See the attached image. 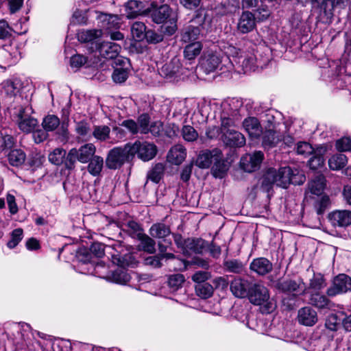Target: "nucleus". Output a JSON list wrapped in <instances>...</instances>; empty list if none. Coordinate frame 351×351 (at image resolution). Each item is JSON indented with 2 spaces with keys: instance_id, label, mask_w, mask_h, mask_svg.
Instances as JSON below:
<instances>
[{
  "instance_id": "obj_30",
  "label": "nucleus",
  "mask_w": 351,
  "mask_h": 351,
  "mask_svg": "<svg viewBox=\"0 0 351 351\" xmlns=\"http://www.w3.org/2000/svg\"><path fill=\"white\" fill-rule=\"evenodd\" d=\"M110 128L106 125H94L92 130V136L101 142L110 139Z\"/></svg>"
},
{
  "instance_id": "obj_37",
  "label": "nucleus",
  "mask_w": 351,
  "mask_h": 351,
  "mask_svg": "<svg viewBox=\"0 0 351 351\" xmlns=\"http://www.w3.org/2000/svg\"><path fill=\"white\" fill-rule=\"evenodd\" d=\"M138 238L140 241L139 246L143 249V251L149 254L155 252V241L148 235L142 233H138Z\"/></svg>"
},
{
  "instance_id": "obj_1",
  "label": "nucleus",
  "mask_w": 351,
  "mask_h": 351,
  "mask_svg": "<svg viewBox=\"0 0 351 351\" xmlns=\"http://www.w3.org/2000/svg\"><path fill=\"white\" fill-rule=\"evenodd\" d=\"M306 180L305 176L298 169L290 167H283L278 170L269 169L262 178L261 189L269 193L275 184L282 188H287L290 184L301 185Z\"/></svg>"
},
{
  "instance_id": "obj_58",
  "label": "nucleus",
  "mask_w": 351,
  "mask_h": 351,
  "mask_svg": "<svg viewBox=\"0 0 351 351\" xmlns=\"http://www.w3.org/2000/svg\"><path fill=\"white\" fill-rule=\"evenodd\" d=\"M296 152L299 155L306 157L314 152V149L307 142H299L296 145Z\"/></svg>"
},
{
  "instance_id": "obj_61",
  "label": "nucleus",
  "mask_w": 351,
  "mask_h": 351,
  "mask_svg": "<svg viewBox=\"0 0 351 351\" xmlns=\"http://www.w3.org/2000/svg\"><path fill=\"white\" fill-rule=\"evenodd\" d=\"M339 324L340 320L339 319L338 316L336 314L332 313L327 317L325 326L328 330L331 331H336Z\"/></svg>"
},
{
  "instance_id": "obj_63",
  "label": "nucleus",
  "mask_w": 351,
  "mask_h": 351,
  "mask_svg": "<svg viewBox=\"0 0 351 351\" xmlns=\"http://www.w3.org/2000/svg\"><path fill=\"white\" fill-rule=\"evenodd\" d=\"M232 7L229 2L225 1L216 5L213 10L216 14L224 15L232 10Z\"/></svg>"
},
{
  "instance_id": "obj_3",
  "label": "nucleus",
  "mask_w": 351,
  "mask_h": 351,
  "mask_svg": "<svg viewBox=\"0 0 351 351\" xmlns=\"http://www.w3.org/2000/svg\"><path fill=\"white\" fill-rule=\"evenodd\" d=\"M132 160L129 143L124 147H116L110 149L106 158V166L110 169L121 168L126 162Z\"/></svg>"
},
{
  "instance_id": "obj_59",
  "label": "nucleus",
  "mask_w": 351,
  "mask_h": 351,
  "mask_svg": "<svg viewBox=\"0 0 351 351\" xmlns=\"http://www.w3.org/2000/svg\"><path fill=\"white\" fill-rule=\"evenodd\" d=\"M23 239V230L21 228L14 229L11 233V239L8 242L9 248L15 247Z\"/></svg>"
},
{
  "instance_id": "obj_22",
  "label": "nucleus",
  "mask_w": 351,
  "mask_h": 351,
  "mask_svg": "<svg viewBox=\"0 0 351 351\" xmlns=\"http://www.w3.org/2000/svg\"><path fill=\"white\" fill-rule=\"evenodd\" d=\"M152 17L155 23H162L176 16L169 5H162L152 12Z\"/></svg>"
},
{
  "instance_id": "obj_54",
  "label": "nucleus",
  "mask_w": 351,
  "mask_h": 351,
  "mask_svg": "<svg viewBox=\"0 0 351 351\" xmlns=\"http://www.w3.org/2000/svg\"><path fill=\"white\" fill-rule=\"evenodd\" d=\"M240 49L236 48L234 46L229 45L226 47L225 55L223 56L228 57L229 60L232 64V70L235 68L236 64V60H239V56L241 53H243Z\"/></svg>"
},
{
  "instance_id": "obj_24",
  "label": "nucleus",
  "mask_w": 351,
  "mask_h": 351,
  "mask_svg": "<svg viewBox=\"0 0 351 351\" xmlns=\"http://www.w3.org/2000/svg\"><path fill=\"white\" fill-rule=\"evenodd\" d=\"M224 136L226 143L231 147H242L245 144V136L234 130H228Z\"/></svg>"
},
{
  "instance_id": "obj_60",
  "label": "nucleus",
  "mask_w": 351,
  "mask_h": 351,
  "mask_svg": "<svg viewBox=\"0 0 351 351\" xmlns=\"http://www.w3.org/2000/svg\"><path fill=\"white\" fill-rule=\"evenodd\" d=\"M164 24L161 26V30L163 33L167 35H172L177 29L176 18H170L167 21L163 23Z\"/></svg>"
},
{
  "instance_id": "obj_62",
  "label": "nucleus",
  "mask_w": 351,
  "mask_h": 351,
  "mask_svg": "<svg viewBox=\"0 0 351 351\" xmlns=\"http://www.w3.org/2000/svg\"><path fill=\"white\" fill-rule=\"evenodd\" d=\"M87 61L86 57L77 54L73 56L70 59V65L72 68L78 69L83 66Z\"/></svg>"
},
{
  "instance_id": "obj_56",
  "label": "nucleus",
  "mask_w": 351,
  "mask_h": 351,
  "mask_svg": "<svg viewBox=\"0 0 351 351\" xmlns=\"http://www.w3.org/2000/svg\"><path fill=\"white\" fill-rule=\"evenodd\" d=\"M128 70L127 68H117L114 70L112 78L116 83H123L128 77Z\"/></svg>"
},
{
  "instance_id": "obj_5",
  "label": "nucleus",
  "mask_w": 351,
  "mask_h": 351,
  "mask_svg": "<svg viewBox=\"0 0 351 351\" xmlns=\"http://www.w3.org/2000/svg\"><path fill=\"white\" fill-rule=\"evenodd\" d=\"M247 298L254 305L261 306L266 304L267 311L271 310V304L268 302L269 292L268 289L261 282H252Z\"/></svg>"
},
{
  "instance_id": "obj_6",
  "label": "nucleus",
  "mask_w": 351,
  "mask_h": 351,
  "mask_svg": "<svg viewBox=\"0 0 351 351\" xmlns=\"http://www.w3.org/2000/svg\"><path fill=\"white\" fill-rule=\"evenodd\" d=\"M130 156L132 158L136 154L138 158L144 162L153 159L158 152L157 147L152 143L136 141L134 143H129Z\"/></svg>"
},
{
  "instance_id": "obj_2",
  "label": "nucleus",
  "mask_w": 351,
  "mask_h": 351,
  "mask_svg": "<svg viewBox=\"0 0 351 351\" xmlns=\"http://www.w3.org/2000/svg\"><path fill=\"white\" fill-rule=\"evenodd\" d=\"M106 248L110 250L108 253L111 256V261L113 264L121 267L134 264V258L132 254L129 253L121 254V251L118 250V248H122L119 243L112 246H104L101 243H94L91 245L89 250L92 254L100 258L104 255Z\"/></svg>"
},
{
  "instance_id": "obj_4",
  "label": "nucleus",
  "mask_w": 351,
  "mask_h": 351,
  "mask_svg": "<svg viewBox=\"0 0 351 351\" xmlns=\"http://www.w3.org/2000/svg\"><path fill=\"white\" fill-rule=\"evenodd\" d=\"M33 112L30 105L20 106L16 112L18 127L25 133H31L38 126V120L32 116Z\"/></svg>"
},
{
  "instance_id": "obj_11",
  "label": "nucleus",
  "mask_w": 351,
  "mask_h": 351,
  "mask_svg": "<svg viewBox=\"0 0 351 351\" xmlns=\"http://www.w3.org/2000/svg\"><path fill=\"white\" fill-rule=\"evenodd\" d=\"M208 247V243L201 238H188L185 239L183 254L188 256L202 254Z\"/></svg>"
},
{
  "instance_id": "obj_48",
  "label": "nucleus",
  "mask_w": 351,
  "mask_h": 351,
  "mask_svg": "<svg viewBox=\"0 0 351 351\" xmlns=\"http://www.w3.org/2000/svg\"><path fill=\"white\" fill-rule=\"evenodd\" d=\"M223 266L226 271L234 274H240L244 270L243 263L236 259L224 261Z\"/></svg>"
},
{
  "instance_id": "obj_49",
  "label": "nucleus",
  "mask_w": 351,
  "mask_h": 351,
  "mask_svg": "<svg viewBox=\"0 0 351 351\" xmlns=\"http://www.w3.org/2000/svg\"><path fill=\"white\" fill-rule=\"evenodd\" d=\"M45 161V156L36 151L32 152L28 158L27 164L33 169L40 167Z\"/></svg>"
},
{
  "instance_id": "obj_14",
  "label": "nucleus",
  "mask_w": 351,
  "mask_h": 351,
  "mask_svg": "<svg viewBox=\"0 0 351 351\" xmlns=\"http://www.w3.org/2000/svg\"><path fill=\"white\" fill-rule=\"evenodd\" d=\"M252 282L241 278H235L230 282V290L232 294L240 298L247 296Z\"/></svg>"
},
{
  "instance_id": "obj_42",
  "label": "nucleus",
  "mask_w": 351,
  "mask_h": 351,
  "mask_svg": "<svg viewBox=\"0 0 351 351\" xmlns=\"http://www.w3.org/2000/svg\"><path fill=\"white\" fill-rule=\"evenodd\" d=\"M195 289L197 295L202 299L210 298L214 291L213 285L208 282L197 284Z\"/></svg>"
},
{
  "instance_id": "obj_46",
  "label": "nucleus",
  "mask_w": 351,
  "mask_h": 351,
  "mask_svg": "<svg viewBox=\"0 0 351 351\" xmlns=\"http://www.w3.org/2000/svg\"><path fill=\"white\" fill-rule=\"evenodd\" d=\"M326 286V279L324 276L320 274H315L313 278L310 280L309 286L307 288L315 291H319Z\"/></svg>"
},
{
  "instance_id": "obj_10",
  "label": "nucleus",
  "mask_w": 351,
  "mask_h": 351,
  "mask_svg": "<svg viewBox=\"0 0 351 351\" xmlns=\"http://www.w3.org/2000/svg\"><path fill=\"white\" fill-rule=\"evenodd\" d=\"M349 290H351V278L341 274L333 279L332 285L326 291V294L329 297H334Z\"/></svg>"
},
{
  "instance_id": "obj_15",
  "label": "nucleus",
  "mask_w": 351,
  "mask_h": 351,
  "mask_svg": "<svg viewBox=\"0 0 351 351\" xmlns=\"http://www.w3.org/2000/svg\"><path fill=\"white\" fill-rule=\"evenodd\" d=\"M235 67L241 69L243 72L254 70L255 68L263 67L254 54H245L244 52L239 56V60H235Z\"/></svg>"
},
{
  "instance_id": "obj_9",
  "label": "nucleus",
  "mask_w": 351,
  "mask_h": 351,
  "mask_svg": "<svg viewBox=\"0 0 351 351\" xmlns=\"http://www.w3.org/2000/svg\"><path fill=\"white\" fill-rule=\"evenodd\" d=\"M274 286L278 290L285 293H298L304 295L307 292V288L303 280L298 278V280L278 279L277 281H272Z\"/></svg>"
},
{
  "instance_id": "obj_33",
  "label": "nucleus",
  "mask_w": 351,
  "mask_h": 351,
  "mask_svg": "<svg viewBox=\"0 0 351 351\" xmlns=\"http://www.w3.org/2000/svg\"><path fill=\"white\" fill-rule=\"evenodd\" d=\"M88 162L87 167L88 173L93 176H99L104 167L103 158L99 156H94Z\"/></svg>"
},
{
  "instance_id": "obj_57",
  "label": "nucleus",
  "mask_w": 351,
  "mask_h": 351,
  "mask_svg": "<svg viewBox=\"0 0 351 351\" xmlns=\"http://www.w3.org/2000/svg\"><path fill=\"white\" fill-rule=\"evenodd\" d=\"M149 120L150 118L147 114H143L139 116L136 122L138 125V132L145 134L149 133Z\"/></svg>"
},
{
  "instance_id": "obj_23",
  "label": "nucleus",
  "mask_w": 351,
  "mask_h": 351,
  "mask_svg": "<svg viewBox=\"0 0 351 351\" xmlns=\"http://www.w3.org/2000/svg\"><path fill=\"white\" fill-rule=\"evenodd\" d=\"M243 126L250 136L252 138H258L262 134V128L260 123L255 117L245 119L243 122Z\"/></svg>"
},
{
  "instance_id": "obj_52",
  "label": "nucleus",
  "mask_w": 351,
  "mask_h": 351,
  "mask_svg": "<svg viewBox=\"0 0 351 351\" xmlns=\"http://www.w3.org/2000/svg\"><path fill=\"white\" fill-rule=\"evenodd\" d=\"M42 125L46 131H53L60 125V119L56 115H47L44 118Z\"/></svg>"
},
{
  "instance_id": "obj_20",
  "label": "nucleus",
  "mask_w": 351,
  "mask_h": 351,
  "mask_svg": "<svg viewBox=\"0 0 351 351\" xmlns=\"http://www.w3.org/2000/svg\"><path fill=\"white\" fill-rule=\"evenodd\" d=\"M186 150L181 145L173 146L167 154V160L173 165H180L186 158Z\"/></svg>"
},
{
  "instance_id": "obj_40",
  "label": "nucleus",
  "mask_w": 351,
  "mask_h": 351,
  "mask_svg": "<svg viewBox=\"0 0 351 351\" xmlns=\"http://www.w3.org/2000/svg\"><path fill=\"white\" fill-rule=\"evenodd\" d=\"M281 137L276 135V132L272 130L265 131L263 137V145L265 148L274 147L280 141Z\"/></svg>"
},
{
  "instance_id": "obj_53",
  "label": "nucleus",
  "mask_w": 351,
  "mask_h": 351,
  "mask_svg": "<svg viewBox=\"0 0 351 351\" xmlns=\"http://www.w3.org/2000/svg\"><path fill=\"white\" fill-rule=\"evenodd\" d=\"M183 138L188 142H193L198 138V133L191 125H184L181 132Z\"/></svg>"
},
{
  "instance_id": "obj_31",
  "label": "nucleus",
  "mask_w": 351,
  "mask_h": 351,
  "mask_svg": "<svg viewBox=\"0 0 351 351\" xmlns=\"http://www.w3.org/2000/svg\"><path fill=\"white\" fill-rule=\"evenodd\" d=\"M331 302L326 296L320 294L319 292L311 293L309 297V304L320 309L329 308Z\"/></svg>"
},
{
  "instance_id": "obj_16",
  "label": "nucleus",
  "mask_w": 351,
  "mask_h": 351,
  "mask_svg": "<svg viewBox=\"0 0 351 351\" xmlns=\"http://www.w3.org/2000/svg\"><path fill=\"white\" fill-rule=\"evenodd\" d=\"M256 27V19L254 15L248 11L243 12L237 23V30L241 34H247L252 32Z\"/></svg>"
},
{
  "instance_id": "obj_34",
  "label": "nucleus",
  "mask_w": 351,
  "mask_h": 351,
  "mask_svg": "<svg viewBox=\"0 0 351 351\" xmlns=\"http://www.w3.org/2000/svg\"><path fill=\"white\" fill-rule=\"evenodd\" d=\"M165 169V166L161 162L154 165L147 172V180L155 183H158L164 175Z\"/></svg>"
},
{
  "instance_id": "obj_28",
  "label": "nucleus",
  "mask_w": 351,
  "mask_h": 351,
  "mask_svg": "<svg viewBox=\"0 0 351 351\" xmlns=\"http://www.w3.org/2000/svg\"><path fill=\"white\" fill-rule=\"evenodd\" d=\"M125 16L128 19H134L143 12L142 2L130 0L125 5Z\"/></svg>"
},
{
  "instance_id": "obj_12",
  "label": "nucleus",
  "mask_w": 351,
  "mask_h": 351,
  "mask_svg": "<svg viewBox=\"0 0 351 351\" xmlns=\"http://www.w3.org/2000/svg\"><path fill=\"white\" fill-rule=\"evenodd\" d=\"M264 155L261 151H256L252 154H247L241 159V167L246 172H252L260 167Z\"/></svg>"
},
{
  "instance_id": "obj_19",
  "label": "nucleus",
  "mask_w": 351,
  "mask_h": 351,
  "mask_svg": "<svg viewBox=\"0 0 351 351\" xmlns=\"http://www.w3.org/2000/svg\"><path fill=\"white\" fill-rule=\"evenodd\" d=\"M219 151L214 149L213 151L204 150L201 152L195 162V165L201 169H207L214 161L216 156H219Z\"/></svg>"
},
{
  "instance_id": "obj_27",
  "label": "nucleus",
  "mask_w": 351,
  "mask_h": 351,
  "mask_svg": "<svg viewBox=\"0 0 351 351\" xmlns=\"http://www.w3.org/2000/svg\"><path fill=\"white\" fill-rule=\"evenodd\" d=\"M96 151L95 146L92 143H87L77 149L79 154V161L82 163H86L94 156Z\"/></svg>"
},
{
  "instance_id": "obj_45",
  "label": "nucleus",
  "mask_w": 351,
  "mask_h": 351,
  "mask_svg": "<svg viewBox=\"0 0 351 351\" xmlns=\"http://www.w3.org/2000/svg\"><path fill=\"white\" fill-rule=\"evenodd\" d=\"M112 273L111 280L112 282L119 284H125L130 280V275L124 270L123 267L119 266ZM125 266H124L125 267Z\"/></svg>"
},
{
  "instance_id": "obj_32",
  "label": "nucleus",
  "mask_w": 351,
  "mask_h": 351,
  "mask_svg": "<svg viewBox=\"0 0 351 351\" xmlns=\"http://www.w3.org/2000/svg\"><path fill=\"white\" fill-rule=\"evenodd\" d=\"M18 91L19 88L16 84L12 81L6 80L1 84L0 93L6 99L15 97Z\"/></svg>"
},
{
  "instance_id": "obj_41",
  "label": "nucleus",
  "mask_w": 351,
  "mask_h": 351,
  "mask_svg": "<svg viewBox=\"0 0 351 351\" xmlns=\"http://www.w3.org/2000/svg\"><path fill=\"white\" fill-rule=\"evenodd\" d=\"M347 163V157L343 154L333 155L328 160V165L332 170H339L343 168Z\"/></svg>"
},
{
  "instance_id": "obj_29",
  "label": "nucleus",
  "mask_w": 351,
  "mask_h": 351,
  "mask_svg": "<svg viewBox=\"0 0 351 351\" xmlns=\"http://www.w3.org/2000/svg\"><path fill=\"white\" fill-rule=\"evenodd\" d=\"M200 35V29L198 27L189 26L186 27L181 35V40L185 43L197 42Z\"/></svg>"
},
{
  "instance_id": "obj_17",
  "label": "nucleus",
  "mask_w": 351,
  "mask_h": 351,
  "mask_svg": "<svg viewBox=\"0 0 351 351\" xmlns=\"http://www.w3.org/2000/svg\"><path fill=\"white\" fill-rule=\"evenodd\" d=\"M298 322L306 326H313L318 320L317 312L310 306H304L299 309L298 313Z\"/></svg>"
},
{
  "instance_id": "obj_26",
  "label": "nucleus",
  "mask_w": 351,
  "mask_h": 351,
  "mask_svg": "<svg viewBox=\"0 0 351 351\" xmlns=\"http://www.w3.org/2000/svg\"><path fill=\"white\" fill-rule=\"evenodd\" d=\"M149 234L154 238L165 239L170 235L171 230L169 226L163 223H156L151 226Z\"/></svg>"
},
{
  "instance_id": "obj_38",
  "label": "nucleus",
  "mask_w": 351,
  "mask_h": 351,
  "mask_svg": "<svg viewBox=\"0 0 351 351\" xmlns=\"http://www.w3.org/2000/svg\"><path fill=\"white\" fill-rule=\"evenodd\" d=\"M185 282V277L182 274H173L167 278V285L169 289L176 291L182 288Z\"/></svg>"
},
{
  "instance_id": "obj_47",
  "label": "nucleus",
  "mask_w": 351,
  "mask_h": 351,
  "mask_svg": "<svg viewBox=\"0 0 351 351\" xmlns=\"http://www.w3.org/2000/svg\"><path fill=\"white\" fill-rule=\"evenodd\" d=\"M76 148H72L68 154H66L64 165L66 169L71 170L75 167L77 160L79 161V154H77Z\"/></svg>"
},
{
  "instance_id": "obj_36",
  "label": "nucleus",
  "mask_w": 351,
  "mask_h": 351,
  "mask_svg": "<svg viewBox=\"0 0 351 351\" xmlns=\"http://www.w3.org/2000/svg\"><path fill=\"white\" fill-rule=\"evenodd\" d=\"M325 178L322 175L316 176L308 184L311 193L316 195H321L325 188Z\"/></svg>"
},
{
  "instance_id": "obj_7",
  "label": "nucleus",
  "mask_w": 351,
  "mask_h": 351,
  "mask_svg": "<svg viewBox=\"0 0 351 351\" xmlns=\"http://www.w3.org/2000/svg\"><path fill=\"white\" fill-rule=\"evenodd\" d=\"M203 64L206 71L208 73L213 72L217 69L221 71V73L232 70V64L228 57L221 56L217 53L209 54Z\"/></svg>"
},
{
  "instance_id": "obj_39",
  "label": "nucleus",
  "mask_w": 351,
  "mask_h": 351,
  "mask_svg": "<svg viewBox=\"0 0 351 351\" xmlns=\"http://www.w3.org/2000/svg\"><path fill=\"white\" fill-rule=\"evenodd\" d=\"M101 36L100 29L82 30L77 33L78 40L83 43H88Z\"/></svg>"
},
{
  "instance_id": "obj_43",
  "label": "nucleus",
  "mask_w": 351,
  "mask_h": 351,
  "mask_svg": "<svg viewBox=\"0 0 351 351\" xmlns=\"http://www.w3.org/2000/svg\"><path fill=\"white\" fill-rule=\"evenodd\" d=\"M146 26L142 22L136 21L131 27L132 37L137 41L143 40L146 36Z\"/></svg>"
},
{
  "instance_id": "obj_50",
  "label": "nucleus",
  "mask_w": 351,
  "mask_h": 351,
  "mask_svg": "<svg viewBox=\"0 0 351 351\" xmlns=\"http://www.w3.org/2000/svg\"><path fill=\"white\" fill-rule=\"evenodd\" d=\"M66 154L65 149L56 148L49 155V160L53 165H60L64 163Z\"/></svg>"
},
{
  "instance_id": "obj_64",
  "label": "nucleus",
  "mask_w": 351,
  "mask_h": 351,
  "mask_svg": "<svg viewBox=\"0 0 351 351\" xmlns=\"http://www.w3.org/2000/svg\"><path fill=\"white\" fill-rule=\"evenodd\" d=\"M336 148L340 152L351 150V139L350 138L345 137L337 141Z\"/></svg>"
},
{
  "instance_id": "obj_51",
  "label": "nucleus",
  "mask_w": 351,
  "mask_h": 351,
  "mask_svg": "<svg viewBox=\"0 0 351 351\" xmlns=\"http://www.w3.org/2000/svg\"><path fill=\"white\" fill-rule=\"evenodd\" d=\"M180 62L178 59H173L170 62L165 64L162 67V72L167 76L172 77L179 73Z\"/></svg>"
},
{
  "instance_id": "obj_25",
  "label": "nucleus",
  "mask_w": 351,
  "mask_h": 351,
  "mask_svg": "<svg viewBox=\"0 0 351 351\" xmlns=\"http://www.w3.org/2000/svg\"><path fill=\"white\" fill-rule=\"evenodd\" d=\"M228 170V165L221 160V153L219 151V156L214 160V165L212 167V173L214 177L222 178Z\"/></svg>"
},
{
  "instance_id": "obj_44",
  "label": "nucleus",
  "mask_w": 351,
  "mask_h": 351,
  "mask_svg": "<svg viewBox=\"0 0 351 351\" xmlns=\"http://www.w3.org/2000/svg\"><path fill=\"white\" fill-rule=\"evenodd\" d=\"M202 45L200 42L189 43L184 49V56L188 60H192L198 56L202 50Z\"/></svg>"
},
{
  "instance_id": "obj_21",
  "label": "nucleus",
  "mask_w": 351,
  "mask_h": 351,
  "mask_svg": "<svg viewBox=\"0 0 351 351\" xmlns=\"http://www.w3.org/2000/svg\"><path fill=\"white\" fill-rule=\"evenodd\" d=\"M335 6L331 0H324L320 3L318 18L324 23H329L333 16V10Z\"/></svg>"
},
{
  "instance_id": "obj_8",
  "label": "nucleus",
  "mask_w": 351,
  "mask_h": 351,
  "mask_svg": "<svg viewBox=\"0 0 351 351\" xmlns=\"http://www.w3.org/2000/svg\"><path fill=\"white\" fill-rule=\"evenodd\" d=\"M99 54L106 59H115L116 64L125 66L129 64V59L118 57L121 47L118 44L104 41L98 47Z\"/></svg>"
},
{
  "instance_id": "obj_18",
  "label": "nucleus",
  "mask_w": 351,
  "mask_h": 351,
  "mask_svg": "<svg viewBox=\"0 0 351 351\" xmlns=\"http://www.w3.org/2000/svg\"><path fill=\"white\" fill-rule=\"evenodd\" d=\"M250 269L259 276H265L272 271L273 264L266 258H257L252 261Z\"/></svg>"
},
{
  "instance_id": "obj_55",
  "label": "nucleus",
  "mask_w": 351,
  "mask_h": 351,
  "mask_svg": "<svg viewBox=\"0 0 351 351\" xmlns=\"http://www.w3.org/2000/svg\"><path fill=\"white\" fill-rule=\"evenodd\" d=\"M75 131L80 136L86 137V140H89L92 136V132L90 128V125L85 121H80L77 123Z\"/></svg>"
},
{
  "instance_id": "obj_13",
  "label": "nucleus",
  "mask_w": 351,
  "mask_h": 351,
  "mask_svg": "<svg viewBox=\"0 0 351 351\" xmlns=\"http://www.w3.org/2000/svg\"><path fill=\"white\" fill-rule=\"evenodd\" d=\"M328 219L333 227H347L351 225V211L336 210L330 213Z\"/></svg>"
},
{
  "instance_id": "obj_35",
  "label": "nucleus",
  "mask_w": 351,
  "mask_h": 351,
  "mask_svg": "<svg viewBox=\"0 0 351 351\" xmlns=\"http://www.w3.org/2000/svg\"><path fill=\"white\" fill-rule=\"evenodd\" d=\"M25 158L26 154L20 149H12L8 154L9 163L14 167H19L23 164Z\"/></svg>"
}]
</instances>
